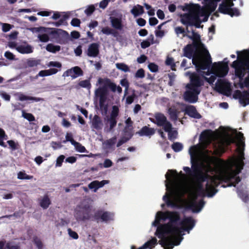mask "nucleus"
Wrapping results in <instances>:
<instances>
[{
  "label": "nucleus",
  "instance_id": "1",
  "mask_svg": "<svg viewBox=\"0 0 249 249\" xmlns=\"http://www.w3.org/2000/svg\"><path fill=\"white\" fill-rule=\"evenodd\" d=\"M189 154L191 157V168L184 166L183 170L197 183L198 194L199 196L213 197L218 192V190L215 188L217 186L216 180H223L228 183V187H236L241 181L238 174L241 172L244 165L243 159L241 158L234 159L231 161V166L235 168V170H232L230 172H223L209 166L204 172L200 164L194 160L191 149L189 150Z\"/></svg>",
  "mask_w": 249,
  "mask_h": 249
},
{
  "label": "nucleus",
  "instance_id": "2",
  "mask_svg": "<svg viewBox=\"0 0 249 249\" xmlns=\"http://www.w3.org/2000/svg\"><path fill=\"white\" fill-rule=\"evenodd\" d=\"M196 221L191 216H184L178 211H158L152 226L156 227L155 235L161 240L159 243L164 249H172L180 245L185 231L189 233Z\"/></svg>",
  "mask_w": 249,
  "mask_h": 249
},
{
  "label": "nucleus",
  "instance_id": "3",
  "mask_svg": "<svg viewBox=\"0 0 249 249\" xmlns=\"http://www.w3.org/2000/svg\"><path fill=\"white\" fill-rule=\"evenodd\" d=\"M237 59L231 65L234 70L235 75L239 78V87L249 88V49L242 51H237ZM233 97L238 99L239 103L243 107L249 104V89L241 91L236 90Z\"/></svg>",
  "mask_w": 249,
  "mask_h": 249
},
{
  "label": "nucleus",
  "instance_id": "4",
  "mask_svg": "<svg viewBox=\"0 0 249 249\" xmlns=\"http://www.w3.org/2000/svg\"><path fill=\"white\" fill-rule=\"evenodd\" d=\"M186 75L189 76L190 83L186 86V90L184 93V100L189 103H195L198 100V95L200 92L199 88L203 85V78L196 73L188 71Z\"/></svg>",
  "mask_w": 249,
  "mask_h": 249
},
{
  "label": "nucleus",
  "instance_id": "5",
  "mask_svg": "<svg viewBox=\"0 0 249 249\" xmlns=\"http://www.w3.org/2000/svg\"><path fill=\"white\" fill-rule=\"evenodd\" d=\"M221 0H204L208 9L211 12H213L215 10L218 2ZM233 1H236V0H222L221 3L219 5L218 9L219 12L224 14L229 15L231 17L239 16L240 12L238 9L236 8H232L234 6Z\"/></svg>",
  "mask_w": 249,
  "mask_h": 249
},
{
  "label": "nucleus",
  "instance_id": "6",
  "mask_svg": "<svg viewBox=\"0 0 249 249\" xmlns=\"http://www.w3.org/2000/svg\"><path fill=\"white\" fill-rule=\"evenodd\" d=\"M206 51L207 53L206 59L200 60L198 62H195L194 60L192 61L193 64L195 66L197 71H198V70H208L207 72L200 71L199 72L201 75V76H200L201 77H203L205 76V75H210L212 74V73L213 72L210 70L212 63V58L208 51L206 49Z\"/></svg>",
  "mask_w": 249,
  "mask_h": 249
},
{
  "label": "nucleus",
  "instance_id": "7",
  "mask_svg": "<svg viewBox=\"0 0 249 249\" xmlns=\"http://www.w3.org/2000/svg\"><path fill=\"white\" fill-rule=\"evenodd\" d=\"M49 34L53 36L55 42L60 44H66L70 40L69 33L62 29L58 28H49Z\"/></svg>",
  "mask_w": 249,
  "mask_h": 249
},
{
  "label": "nucleus",
  "instance_id": "8",
  "mask_svg": "<svg viewBox=\"0 0 249 249\" xmlns=\"http://www.w3.org/2000/svg\"><path fill=\"white\" fill-rule=\"evenodd\" d=\"M107 93V89L105 87H100L95 91V96L99 98V107L103 115L107 114L108 110V105L106 104Z\"/></svg>",
  "mask_w": 249,
  "mask_h": 249
},
{
  "label": "nucleus",
  "instance_id": "9",
  "mask_svg": "<svg viewBox=\"0 0 249 249\" xmlns=\"http://www.w3.org/2000/svg\"><path fill=\"white\" fill-rule=\"evenodd\" d=\"M90 206L89 204L78 206L75 210L74 216L77 221L89 220L90 217Z\"/></svg>",
  "mask_w": 249,
  "mask_h": 249
},
{
  "label": "nucleus",
  "instance_id": "10",
  "mask_svg": "<svg viewBox=\"0 0 249 249\" xmlns=\"http://www.w3.org/2000/svg\"><path fill=\"white\" fill-rule=\"evenodd\" d=\"M214 90L218 93L229 96L231 94V84L224 79H218L215 84Z\"/></svg>",
  "mask_w": 249,
  "mask_h": 249
},
{
  "label": "nucleus",
  "instance_id": "11",
  "mask_svg": "<svg viewBox=\"0 0 249 249\" xmlns=\"http://www.w3.org/2000/svg\"><path fill=\"white\" fill-rule=\"evenodd\" d=\"M114 214L111 212L103 210H98L94 213V220L97 223L99 222L107 223L109 221L113 220Z\"/></svg>",
  "mask_w": 249,
  "mask_h": 249
},
{
  "label": "nucleus",
  "instance_id": "12",
  "mask_svg": "<svg viewBox=\"0 0 249 249\" xmlns=\"http://www.w3.org/2000/svg\"><path fill=\"white\" fill-rule=\"evenodd\" d=\"M205 202L203 199L197 200V197L190 200L186 206V209L190 210L193 213H199L203 208Z\"/></svg>",
  "mask_w": 249,
  "mask_h": 249
},
{
  "label": "nucleus",
  "instance_id": "13",
  "mask_svg": "<svg viewBox=\"0 0 249 249\" xmlns=\"http://www.w3.org/2000/svg\"><path fill=\"white\" fill-rule=\"evenodd\" d=\"M155 124L158 126H162L164 131L171 127L172 124L167 120L166 117L162 113L157 112L154 115Z\"/></svg>",
  "mask_w": 249,
  "mask_h": 249
},
{
  "label": "nucleus",
  "instance_id": "14",
  "mask_svg": "<svg viewBox=\"0 0 249 249\" xmlns=\"http://www.w3.org/2000/svg\"><path fill=\"white\" fill-rule=\"evenodd\" d=\"M191 19L195 21L204 22L208 20V17L205 15L204 11L200 7L194 10L190 14Z\"/></svg>",
  "mask_w": 249,
  "mask_h": 249
},
{
  "label": "nucleus",
  "instance_id": "15",
  "mask_svg": "<svg viewBox=\"0 0 249 249\" xmlns=\"http://www.w3.org/2000/svg\"><path fill=\"white\" fill-rule=\"evenodd\" d=\"M192 35H184V37H187L193 41V45L195 48H197L198 45L201 46L203 48H205L204 44L201 42L200 36L195 32L193 29L191 30Z\"/></svg>",
  "mask_w": 249,
  "mask_h": 249
},
{
  "label": "nucleus",
  "instance_id": "16",
  "mask_svg": "<svg viewBox=\"0 0 249 249\" xmlns=\"http://www.w3.org/2000/svg\"><path fill=\"white\" fill-rule=\"evenodd\" d=\"M184 111L185 114L194 119H199L202 117L196 110V107L192 105L187 106L185 107Z\"/></svg>",
  "mask_w": 249,
  "mask_h": 249
},
{
  "label": "nucleus",
  "instance_id": "17",
  "mask_svg": "<svg viewBox=\"0 0 249 249\" xmlns=\"http://www.w3.org/2000/svg\"><path fill=\"white\" fill-rule=\"evenodd\" d=\"M99 54V45L97 43H92L88 48L87 54L89 57H96Z\"/></svg>",
  "mask_w": 249,
  "mask_h": 249
},
{
  "label": "nucleus",
  "instance_id": "18",
  "mask_svg": "<svg viewBox=\"0 0 249 249\" xmlns=\"http://www.w3.org/2000/svg\"><path fill=\"white\" fill-rule=\"evenodd\" d=\"M247 189L246 186L242 184L240 187H237V193L238 196L245 203H248L249 200L248 191L245 189Z\"/></svg>",
  "mask_w": 249,
  "mask_h": 249
},
{
  "label": "nucleus",
  "instance_id": "19",
  "mask_svg": "<svg viewBox=\"0 0 249 249\" xmlns=\"http://www.w3.org/2000/svg\"><path fill=\"white\" fill-rule=\"evenodd\" d=\"M228 62V58H225L222 62H218L217 69L219 70L220 76L225 77L228 74L229 70Z\"/></svg>",
  "mask_w": 249,
  "mask_h": 249
},
{
  "label": "nucleus",
  "instance_id": "20",
  "mask_svg": "<svg viewBox=\"0 0 249 249\" xmlns=\"http://www.w3.org/2000/svg\"><path fill=\"white\" fill-rule=\"evenodd\" d=\"M155 133V129L154 128L149 127L148 125L143 126L139 131L136 132L137 134L141 137L146 136L151 137Z\"/></svg>",
  "mask_w": 249,
  "mask_h": 249
},
{
  "label": "nucleus",
  "instance_id": "21",
  "mask_svg": "<svg viewBox=\"0 0 249 249\" xmlns=\"http://www.w3.org/2000/svg\"><path fill=\"white\" fill-rule=\"evenodd\" d=\"M109 20L112 28L116 30L121 31L123 29V25L121 18L110 17Z\"/></svg>",
  "mask_w": 249,
  "mask_h": 249
},
{
  "label": "nucleus",
  "instance_id": "22",
  "mask_svg": "<svg viewBox=\"0 0 249 249\" xmlns=\"http://www.w3.org/2000/svg\"><path fill=\"white\" fill-rule=\"evenodd\" d=\"M103 123L101 118L97 115H95L91 121V128L96 130H101Z\"/></svg>",
  "mask_w": 249,
  "mask_h": 249
},
{
  "label": "nucleus",
  "instance_id": "23",
  "mask_svg": "<svg viewBox=\"0 0 249 249\" xmlns=\"http://www.w3.org/2000/svg\"><path fill=\"white\" fill-rule=\"evenodd\" d=\"M40 60L36 58H29L26 59L23 63L22 68L27 69L36 67L40 64Z\"/></svg>",
  "mask_w": 249,
  "mask_h": 249
},
{
  "label": "nucleus",
  "instance_id": "24",
  "mask_svg": "<svg viewBox=\"0 0 249 249\" xmlns=\"http://www.w3.org/2000/svg\"><path fill=\"white\" fill-rule=\"evenodd\" d=\"M157 244V239L156 237H152L151 239L146 242L142 246L137 249H151ZM131 249H135L134 246L131 247Z\"/></svg>",
  "mask_w": 249,
  "mask_h": 249
},
{
  "label": "nucleus",
  "instance_id": "25",
  "mask_svg": "<svg viewBox=\"0 0 249 249\" xmlns=\"http://www.w3.org/2000/svg\"><path fill=\"white\" fill-rule=\"evenodd\" d=\"M16 50L21 54H29L33 53V48L30 45H19L16 48Z\"/></svg>",
  "mask_w": 249,
  "mask_h": 249
},
{
  "label": "nucleus",
  "instance_id": "26",
  "mask_svg": "<svg viewBox=\"0 0 249 249\" xmlns=\"http://www.w3.org/2000/svg\"><path fill=\"white\" fill-rule=\"evenodd\" d=\"M177 173V171L176 170H168L167 173L165 174V176L166 178V180L165 181V185L166 186V189L167 191L170 192V194L171 195H173L174 194V191L173 189V188L169 186V185L168 184V183L167 182V180H170V178L171 176H172V174L173 173Z\"/></svg>",
  "mask_w": 249,
  "mask_h": 249
},
{
  "label": "nucleus",
  "instance_id": "27",
  "mask_svg": "<svg viewBox=\"0 0 249 249\" xmlns=\"http://www.w3.org/2000/svg\"><path fill=\"white\" fill-rule=\"evenodd\" d=\"M200 77L201 76L199 75ZM217 77L223 78V77L220 76V72L219 70L217 69V71L216 72H213L209 78L206 77L205 76H203L201 77L203 78V81L205 80L207 82H208L210 85H213L215 80L216 79Z\"/></svg>",
  "mask_w": 249,
  "mask_h": 249
},
{
  "label": "nucleus",
  "instance_id": "28",
  "mask_svg": "<svg viewBox=\"0 0 249 249\" xmlns=\"http://www.w3.org/2000/svg\"><path fill=\"white\" fill-rule=\"evenodd\" d=\"M130 12L134 17H137L144 13V9L142 5L137 4L133 7Z\"/></svg>",
  "mask_w": 249,
  "mask_h": 249
},
{
  "label": "nucleus",
  "instance_id": "29",
  "mask_svg": "<svg viewBox=\"0 0 249 249\" xmlns=\"http://www.w3.org/2000/svg\"><path fill=\"white\" fill-rule=\"evenodd\" d=\"M107 121L109 124V127H107L106 126L105 128V130L107 132H110L116 126L117 121L116 119L107 117Z\"/></svg>",
  "mask_w": 249,
  "mask_h": 249
},
{
  "label": "nucleus",
  "instance_id": "30",
  "mask_svg": "<svg viewBox=\"0 0 249 249\" xmlns=\"http://www.w3.org/2000/svg\"><path fill=\"white\" fill-rule=\"evenodd\" d=\"M18 99L20 101H24L27 100H31L34 102H38L42 101L43 99L39 97H36L32 96H27L23 94H20L19 95Z\"/></svg>",
  "mask_w": 249,
  "mask_h": 249
},
{
  "label": "nucleus",
  "instance_id": "31",
  "mask_svg": "<svg viewBox=\"0 0 249 249\" xmlns=\"http://www.w3.org/2000/svg\"><path fill=\"white\" fill-rule=\"evenodd\" d=\"M183 56L189 59L193 58V51L191 48V45L188 44L183 48Z\"/></svg>",
  "mask_w": 249,
  "mask_h": 249
},
{
  "label": "nucleus",
  "instance_id": "32",
  "mask_svg": "<svg viewBox=\"0 0 249 249\" xmlns=\"http://www.w3.org/2000/svg\"><path fill=\"white\" fill-rule=\"evenodd\" d=\"M168 130L165 131L168 133V139L170 141H173L176 139L178 135V132L176 130H173L172 124L171 127L167 129Z\"/></svg>",
  "mask_w": 249,
  "mask_h": 249
},
{
  "label": "nucleus",
  "instance_id": "33",
  "mask_svg": "<svg viewBox=\"0 0 249 249\" xmlns=\"http://www.w3.org/2000/svg\"><path fill=\"white\" fill-rule=\"evenodd\" d=\"M163 200L165 202L166 205L168 207L172 208H175L178 207V204L171 201L168 196L167 194H165L162 197Z\"/></svg>",
  "mask_w": 249,
  "mask_h": 249
},
{
  "label": "nucleus",
  "instance_id": "34",
  "mask_svg": "<svg viewBox=\"0 0 249 249\" xmlns=\"http://www.w3.org/2000/svg\"><path fill=\"white\" fill-rule=\"evenodd\" d=\"M46 49L48 52L55 53L60 50L61 47L59 45H55L52 43H49L47 45Z\"/></svg>",
  "mask_w": 249,
  "mask_h": 249
},
{
  "label": "nucleus",
  "instance_id": "35",
  "mask_svg": "<svg viewBox=\"0 0 249 249\" xmlns=\"http://www.w3.org/2000/svg\"><path fill=\"white\" fill-rule=\"evenodd\" d=\"M133 135V128H128L125 126L123 131V136L128 141L132 137Z\"/></svg>",
  "mask_w": 249,
  "mask_h": 249
},
{
  "label": "nucleus",
  "instance_id": "36",
  "mask_svg": "<svg viewBox=\"0 0 249 249\" xmlns=\"http://www.w3.org/2000/svg\"><path fill=\"white\" fill-rule=\"evenodd\" d=\"M51 204V201L47 196H45L40 200V205L44 209H47Z\"/></svg>",
  "mask_w": 249,
  "mask_h": 249
},
{
  "label": "nucleus",
  "instance_id": "37",
  "mask_svg": "<svg viewBox=\"0 0 249 249\" xmlns=\"http://www.w3.org/2000/svg\"><path fill=\"white\" fill-rule=\"evenodd\" d=\"M168 113L170 116L171 120L176 121L178 118V112L176 109L169 108L168 109Z\"/></svg>",
  "mask_w": 249,
  "mask_h": 249
},
{
  "label": "nucleus",
  "instance_id": "38",
  "mask_svg": "<svg viewBox=\"0 0 249 249\" xmlns=\"http://www.w3.org/2000/svg\"><path fill=\"white\" fill-rule=\"evenodd\" d=\"M49 28H45L44 27H33L29 29L30 31H31L33 33H36L39 32H44V33H48L50 32Z\"/></svg>",
  "mask_w": 249,
  "mask_h": 249
},
{
  "label": "nucleus",
  "instance_id": "39",
  "mask_svg": "<svg viewBox=\"0 0 249 249\" xmlns=\"http://www.w3.org/2000/svg\"><path fill=\"white\" fill-rule=\"evenodd\" d=\"M73 145L75 147V150L80 153L88 152L86 148L80 143L77 142H73Z\"/></svg>",
  "mask_w": 249,
  "mask_h": 249
},
{
  "label": "nucleus",
  "instance_id": "40",
  "mask_svg": "<svg viewBox=\"0 0 249 249\" xmlns=\"http://www.w3.org/2000/svg\"><path fill=\"white\" fill-rule=\"evenodd\" d=\"M97 5L98 3L88 5L84 11L85 14L88 16H90L94 12L95 6H97Z\"/></svg>",
  "mask_w": 249,
  "mask_h": 249
},
{
  "label": "nucleus",
  "instance_id": "41",
  "mask_svg": "<svg viewBox=\"0 0 249 249\" xmlns=\"http://www.w3.org/2000/svg\"><path fill=\"white\" fill-rule=\"evenodd\" d=\"M171 147L175 152H179L182 150L183 145L180 142H175L172 144Z\"/></svg>",
  "mask_w": 249,
  "mask_h": 249
},
{
  "label": "nucleus",
  "instance_id": "42",
  "mask_svg": "<svg viewBox=\"0 0 249 249\" xmlns=\"http://www.w3.org/2000/svg\"><path fill=\"white\" fill-rule=\"evenodd\" d=\"M17 178L18 179H31L33 178V176L28 175L24 172L20 171L18 173Z\"/></svg>",
  "mask_w": 249,
  "mask_h": 249
},
{
  "label": "nucleus",
  "instance_id": "43",
  "mask_svg": "<svg viewBox=\"0 0 249 249\" xmlns=\"http://www.w3.org/2000/svg\"><path fill=\"white\" fill-rule=\"evenodd\" d=\"M116 67L118 69H119L124 72H128L130 71L129 67L127 65L125 64L124 63H116Z\"/></svg>",
  "mask_w": 249,
  "mask_h": 249
},
{
  "label": "nucleus",
  "instance_id": "44",
  "mask_svg": "<svg viewBox=\"0 0 249 249\" xmlns=\"http://www.w3.org/2000/svg\"><path fill=\"white\" fill-rule=\"evenodd\" d=\"M72 68L74 75V76L73 77L75 78V79L83 75V71L80 67L78 66H75Z\"/></svg>",
  "mask_w": 249,
  "mask_h": 249
},
{
  "label": "nucleus",
  "instance_id": "45",
  "mask_svg": "<svg viewBox=\"0 0 249 249\" xmlns=\"http://www.w3.org/2000/svg\"><path fill=\"white\" fill-rule=\"evenodd\" d=\"M78 85L82 88H87L88 89H89L91 88V84L89 80L88 79L80 81Z\"/></svg>",
  "mask_w": 249,
  "mask_h": 249
},
{
  "label": "nucleus",
  "instance_id": "46",
  "mask_svg": "<svg viewBox=\"0 0 249 249\" xmlns=\"http://www.w3.org/2000/svg\"><path fill=\"white\" fill-rule=\"evenodd\" d=\"M22 116L28 121L33 122L35 120V118L32 114L25 112L24 111H22Z\"/></svg>",
  "mask_w": 249,
  "mask_h": 249
},
{
  "label": "nucleus",
  "instance_id": "47",
  "mask_svg": "<svg viewBox=\"0 0 249 249\" xmlns=\"http://www.w3.org/2000/svg\"><path fill=\"white\" fill-rule=\"evenodd\" d=\"M33 242L38 249H43V243L39 238L36 236L34 237L33 238Z\"/></svg>",
  "mask_w": 249,
  "mask_h": 249
},
{
  "label": "nucleus",
  "instance_id": "48",
  "mask_svg": "<svg viewBox=\"0 0 249 249\" xmlns=\"http://www.w3.org/2000/svg\"><path fill=\"white\" fill-rule=\"evenodd\" d=\"M116 141V137H113L112 138L107 140L105 142L104 144L106 145V146L107 148H110L112 145H113Z\"/></svg>",
  "mask_w": 249,
  "mask_h": 249
},
{
  "label": "nucleus",
  "instance_id": "49",
  "mask_svg": "<svg viewBox=\"0 0 249 249\" xmlns=\"http://www.w3.org/2000/svg\"><path fill=\"white\" fill-rule=\"evenodd\" d=\"M119 114V108L116 106H113L112 107V109L109 117L114 118L116 119L117 117Z\"/></svg>",
  "mask_w": 249,
  "mask_h": 249
},
{
  "label": "nucleus",
  "instance_id": "50",
  "mask_svg": "<svg viewBox=\"0 0 249 249\" xmlns=\"http://www.w3.org/2000/svg\"><path fill=\"white\" fill-rule=\"evenodd\" d=\"M148 68L149 71L152 72H156L158 71L159 67L154 63H149L148 65Z\"/></svg>",
  "mask_w": 249,
  "mask_h": 249
},
{
  "label": "nucleus",
  "instance_id": "51",
  "mask_svg": "<svg viewBox=\"0 0 249 249\" xmlns=\"http://www.w3.org/2000/svg\"><path fill=\"white\" fill-rule=\"evenodd\" d=\"M37 38L41 42H47L49 40V37L47 34H38Z\"/></svg>",
  "mask_w": 249,
  "mask_h": 249
},
{
  "label": "nucleus",
  "instance_id": "52",
  "mask_svg": "<svg viewBox=\"0 0 249 249\" xmlns=\"http://www.w3.org/2000/svg\"><path fill=\"white\" fill-rule=\"evenodd\" d=\"M165 64L167 66H170L172 70L176 67V64L174 62V59L172 57H168L165 61Z\"/></svg>",
  "mask_w": 249,
  "mask_h": 249
},
{
  "label": "nucleus",
  "instance_id": "53",
  "mask_svg": "<svg viewBox=\"0 0 249 249\" xmlns=\"http://www.w3.org/2000/svg\"><path fill=\"white\" fill-rule=\"evenodd\" d=\"M65 158V157L63 155L58 156L56 160L55 167H61Z\"/></svg>",
  "mask_w": 249,
  "mask_h": 249
},
{
  "label": "nucleus",
  "instance_id": "54",
  "mask_svg": "<svg viewBox=\"0 0 249 249\" xmlns=\"http://www.w3.org/2000/svg\"><path fill=\"white\" fill-rule=\"evenodd\" d=\"M145 76L144 71L142 69H139L135 73V77L137 78H143Z\"/></svg>",
  "mask_w": 249,
  "mask_h": 249
},
{
  "label": "nucleus",
  "instance_id": "55",
  "mask_svg": "<svg viewBox=\"0 0 249 249\" xmlns=\"http://www.w3.org/2000/svg\"><path fill=\"white\" fill-rule=\"evenodd\" d=\"M88 187L90 189H93V191L94 193L96 192L97 190L99 189L96 180H94L89 183L88 185Z\"/></svg>",
  "mask_w": 249,
  "mask_h": 249
},
{
  "label": "nucleus",
  "instance_id": "56",
  "mask_svg": "<svg viewBox=\"0 0 249 249\" xmlns=\"http://www.w3.org/2000/svg\"><path fill=\"white\" fill-rule=\"evenodd\" d=\"M191 19L190 16L189 15L187 14H184L182 18H181V22L186 26H187V24L188 22H189V20Z\"/></svg>",
  "mask_w": 249,
  "mask_h": 249
},
{
  "label": "nucleus",
  "instance_id": "57",
  "mask_svg": "<svg viewBox=\"0 0 249 249\" xmlns=\"http://www.w3.org/2000/svg\"><path fill=\"white\" fill-rule=\"evenodd\" d=\"M135 97H136V95H135V94L134 93V91L132 94L129 95L126 97V101H125L126 104L127 105L131 104L133 102Z\"/></svg>",
  "mask_w": 249,
  "mask_h": 249
},
{
  "label": "nucleus",
  "instance_id": "58",
  "mask_svg": "<svg viewBox=\"0 0 249 249\" xmlns=\"http://www.w3.org/2000/svg\"><path fill=\"white\" fill-rule=\"evenodd\" d=\"M107 87L113 92L116 91L117 85L115 83L111 82L109 79L107 80Z\"/></svg>",
  "mask_w": 249,
  "mask_h": 249
},
{
  "label": "nucleus",
  "instance_id": "59",
  "mask_svg": "<svg viewBox=\"0 0 249 249\" xmlns=\"http://www.w3.org/2000/svg\"><path fill=\"white\" fill-rule=\"evenodd\" d=\"M73 76H74V75L73 71H72V68L67 70L64 72L63 74V76L64 77L71 76L72 79H75V78L73 77Z\"/></svg>",
  "mask_w": 249,
  "mask_h": 249
},
{
  "label": "nucleus",
  "instance_id": "60",
  "mask_svg": "<svg viewBox=\"0 0 249 249\" xmlns=\"http://www.w3.org/2000/svg\"><path fill=\"white\" fill-rule=\"evenodd\" d=\"M69 236L74 239H77L79 237L78 234L74 231H73L71 228L68 229Z\"/></svg>",
  "mask_w": 249,
  "mask_h": 249
},
{
  "label": "nucleus",
  "instance_id": "61",
  "mask_svg": "<svg viewBox=\"0 0 249 249\" xmlns=\"http://www.w3.org/2000/svg\"><path fill=\"white\" fill-rule=\"evenodd\" d=\"M49 67H55L57 68H60L62 67L61 63L57 61H50L48 64Z\"/></svg>",
  "mask_w": 249,
  "mask_h": 249
},
{
  "label": "nucleus",
  "instance_id": "62",
  "mask_svg": "<svg viewBox=\"0 0 249 249\" xmlns=\"http://www.w3.org/2000/svg\"><path fill=\"white\" fill-rule=\"evenodd\" d=\"M4 56L10 60H15V55L10 51H6L4 53Z\"/></svg>",
  "mask_w": 249,
  "mask_h": 249
},
{
  "label": "nucleus",
  "instance_id": "63",
  "mask_svg": "<svg viewBox=\"0 0 249 249\" xmlns=\"http://www.w3.org/2000/svg\"><path fill=\"white\" fill-rule=\"evenodd\" d=\"M81 23V21L77 18H73L72 19L71 24L73 27H79Z\"/></svg>",
  "mask_w": 249,
  "mask_h": 249
},
{
  "label": "nucleus",
  "instance_id": "64",
  "mask_svg": "<svg viewBox=\"0 0 249 249\" xmlns=\"http://www.w3.org/2000/svg\"><path fill=\"white\" fill-rule=\"evenodd\" d=\"M110 1V0H102L99 4V7L101 9H105Z\"/></svg>",
  "mask_w": 249,
  "mask_h": 249
}]
</instances>
